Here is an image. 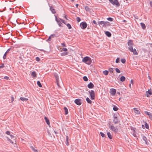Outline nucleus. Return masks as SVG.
Here are the masks:
<instances>
[{
  "instance_id": "obj_1",
  "label": "nucleus",
  "mask_w": 152,
  "mask_h": 152,
  "mask_svg": "<svg viewBox=\"0 0 152 152\" xmlns=\"http://www.w3.org/2000/svg\"><path fill=\"white\" fill-rule=\"evenodd\" d=\"M82 61L88 65H90L92 63V60L91 58L88 56L84 57L82 60Z\"/></svg>"
},
{
  "instance_id": "obj_2",
  "label": "nucleus",
  "mask_w": 152,
  "mask_h": 152,
  "mask_svg": "<svg viewBox=\"0 0 152 152\" xmlns=\"http://www.w3.org/2000/svg\"><path fill=\"white\" fill-rule=\"evenodd\" d=\"M98 24L99 25H101L104 27H105L107 26L110 25V23L108 22L101 21L98 22Z\"/></svg>"
},
{
  "instance_id": "obj_3",
  "label": "nucleus",
  "mask_w": 152,
  "mask_h": 152,
  "mask_svg": "<svg viewBox=\"0 0 152 152\" xmlns=\"http://www.w3.org/2000/svg\"><path fill=\"white\" fill-rule=\"evenodd\" d=\"M129 51L132 52L134 55H138V53L135 49L133 48L132 46H130L129 47Z\"/></svg>"
},
{
  "instance_id": "obj_4",
  "label": "nucleus",
  "mask_w": 152,
  "mask_h": 152,
  "mask_svg": "<svg viewBox=\"0 0 152 152\" xmlns=\"http://www.w3.org/2000/svg\"><path fill=\"white\" fill-rule=\"evenodd\" d=\"M111 4L114 5H115L116 7H119L120 4L118 0H109Z\"/></svg>"
},
{
  "instance_id": "obj_5",
  "label": "nucleus",
  "mask_w": 152,
  "mask_h": 152,
  "mask_svg": "<svg viewBox=\"0 0 152 152\" xmlns=\"http://www.w3.org/2000/svg\"><path fill=\"white\" fill-rule=\"evenodd\" d=\"M88 93L90 94L91 99L92 100L94 99L95 97V93L94 91L93 90H91L88 91Z\"/></svg>"
},
{
  "instance_id": "obj_6",
  "label": "nucleus",
  "mask_w": 152,
  "mask_h": 152,
  "mask_svg": "<svg viewBox=\"0 0 152 152\" xmlns=\"http://www.w3.org/2000/svg\"><path fill=\"white\" fill-rule=\"evenodd\" d=\"M10 136L11 139H13V140H11L8 137H7V140L12 144H13L14 142L16 143V141L15 140V138L14 137V136L12 135H10Z\"/></svg>"
},
{
  "instance_id": "obj_7",
  "label": "nucleus",
  "mask_w": 152,
  "mask_h": 152,
  "mask_svg": "<svg viewBox=\"0 0 152 152\" xmlns=\"http://www.w3.org/2000/svg\"><path fill=\"white\" fill-rule=\"evenodd\" d=\"M110 128L111 130L115 132H117L118 130V126L115 127L113 125L111 126Z\"/></svg>"
},
{
  "instance_id": "obj_8",
  "label": "nucleus",
  "mask_w": 152,
  "mask_h": 152,
  "mask_svg": "<svg viewBox=\"0 0 152 152\" xmlns=\"http://www.w3.org/2000/svg\"><path fill=\"white\" fill-rule=\"evenodd\" d=\"M56 79V81L57 84L58 86L59 87H60V85L59 84V77L57 75H54Z\"/></svg>"
},
{
  "instance_id": "obj_9",
  "label": "nucleus",
  "mask_w": 152,
  "mask_h": 152,
  "mask_svg": "<svg viewBox=\"0 0 152 152\" xmlns=\"http://www.w3.org/2000/svg\"><path fill=\"white\" fill-rule=\"evenodd\" d=\"M75 102L77 105H80L81 104V100L80 99H76L74 101Z\"/></svg>"
},
{
  "instance_id": "obj_10",
  "label": "nucleus",
  "mask_w": 152,
  "mask_h": 152,
  "mask_svg": "<svg viewBox=\"0 0 152 152\" xmlns=\"http://www.w3.org/2000/svg\"><path fill=\"white\" fill-rule=\"evenodd\" d=\"M80 26L81 28L82 27L83 28H85L87 27V24L85 22H82L80 23Z\"/></svg>"
},
{
  "instance_id": "obj_11",
  "label": "nucleus",
  "mask_w": 152,
  "mask_h": 152,
  "mask_svg": "<svg viewBox=\"0 0 152 152\" xmlns=\"http://www.w3.org/2000/svg\"><path fill=\"white\" fill-rule=\"evenodd\" d=\"M133 110L135 114L138 115L140 113V109L136 108H134L133 109Z\"/></svg>"
},
{
  "instance_id": "obj_12",
  "label": "nucleus",
  "mask_w": 152,
  "mask_h": 152,
  "mask_svg": "<svg viewBox=\"0 0 152 152\" xmlns=\"http://www.w3.org/2000/svg\"><path fill=\"white\" fill-rule=\"evenodd\" d=\"M56 18V20L58 24L60 26H61V24L62 23H61V19H58L57 18V17L56 16H55Z\"/></svg>"
},
{
  "instance_id": "obj_13",
  "label": "nucleus",
  "mask_w": 152,
  "mask_h": 152,
  "mask_svg": "<svg viewBox=\"0 0 152 152\" xmlns=\"http://www.w3.org/2000/svg\"><path fill=\"white\" fill-rule=\"evenodd\" d=\"M116 92V90L114 88H112L110 89V93L113 95H114Z\"/></svg>"
},
{
  "instance_id": "obj_14",
  "label": "nucleus",
  "mask_w": 152,
  "mask_h": 152,
  "mask_svg": "<svg viewBox=\"0 0 152 152\" xmlns=\"http://www.w3.org/2000/svg\"><path fill=\"white\" fill-rule=\"evenodd\" d=\"M146 94L147 97H149L150 95H151L152 94L151 89H149L148 91L146 92Z\"/></svg>"
},
{
  "instance_id": "obj_15",
  "label": "nucleus",
  "mask_w": 152,
  "mask_h": 152,
  "mask_svg": "<svg viewBox=\"0 0 152 152\" xmlns=\"http://www.w3.org/2000/svg\"><path fill=\"white\" fill-rule=\"evenodd\" d=\"M142 127L143 129H145V128L146 129H149V126L146 122H145V125H142Z\"/></svg>"
},
{
  "instance_id": "obj_16",
  "label": "nucleus",
  "mask_w": 152,
  "mask_h": 152,
  "mask_svg": "<svg viewBox=\"0 0 152 152\" xmlns=\"http://www.w3.org/2000/svg\"><path fill=\"white\" fill-rule=\"evenodd\" d=\"M87 86L88 88H94V86L92 83L90 82L88 84Z\"/></svg>"
},
{
  "instance_id": "obj_17",
  "label": "nucleus",
  "mask_w": 152,
  "mask_h": 152,
  "mask_svg": "<svg viewBox=\"0 0 152 152\" xmlns=\"http://www.w3.org/2000/svg\"><path fill=\"white\" fill-rule=\"evenodd\" d=\"M113 122V123L115 124H117L119 122V121L117 119V118L115 117H114Z\"/></svg>"
},
{
  "instance_id": "obj_18",
  "label": "nucleus",
  "mask_w": 152,
  "mask_h": 152,
  "mask_svg": "<svg viewBox=\"0 0 152 152\" xmlns=\"http://www.w3.org/2000/svg\"><path fill=\"white\" fill-rule=\"evenodd\" d=\"M134 44L133 43V42L132 40H129L128 41V45L129 46H132V45H133Z\"/></svg>"
},
{
  "instance_id": "obj_19",
  "label": "nucleus",
  "mask_w": 152,
  "mask_h": 152,
  "mask_svg": "<svg viewBox=\"0 0 152 152\" xmlns=\"http://www.w3.org/2000/svg\"><path fill=\"white\" fill-rule=\"evenodd\" d=\"M105 34L108 37H110L111 36V33L109 31H106L105 32Z\"/></svg>"
},
{
  "instance_id": "obj_20",
  "label": "nucleus",
  "mask_w": 152,
  "mask_h": 152,
  "mask_svg": "<svg viewBox=\"0 0 152 152\" xmlns=\"http://www.w3.org/2000/svg\"><path fill=\"white\" fill-rule=\"evenodd\" d=\"M31 75L34 78L36 77L37 76V74L36 72L33 71L32 72Z\"/></svg>"
},
{
  "instance_id": "obj_21",
  "label": "nucleus",
  "mask_w": 152,
  "mask_h": 152,
  "mask_svg": "<svg viewBox=\"0 0 152 152\" xmlns=\"http://www.w3.org/2000/svg\"><path fill=\"white\" fill-rule=\"evenodd\" d=\"M44 118H45V121H46V123H47V124L48 125H49L50 124V123L49 120V119L47 118L46 117H45Z\"/></svg>"
},
{
  "instance_id": "obj_22",
  "label": "nucleus",
  "mask_w": 152,
  "mask_h": 152,
  "mask_svg": "<svg viewBox=\"0 0 152 152\" xmlns=\"http://www.w3.org/2000/svg\"><path fill=\"white\" fill-rule=\"evenodd\" d=\"M20 99L23 101H27L28 100V99L27 98H25L24 97H21Z\"/></svg>"
},
{
  "instance_id": "obj_23",
  "label": "nucleus",
  "mask_w": 152,
  "mask_h": 152,
  "mask_svg": "<svg viewBox=\"0 0 152 152\" xmlns=\"http://www.w3.org/2000/svg\"><path fill=\"white\" fill-rule=\"evenodd\" d=\"M69 137L68 136H66V144L67 146H68L69 145V142L68 141Z\"/></svg>"
},
{
  "instance_id": "obj_24",
  "label": "nucleus",
  "mask_w": 152,
  "mask_h": 152,
  "mask_svg": "<svg viewBox=\"0 0 152 152\" xmlns=\"http://www.w3.org/2000/svg\"><path fill=\"white\" fill-rule=\"evenodd\" d=\"M134 84V80H133L132 79L130 80V83L129 85V88L131 89V84L132 85H133Z\"/></svg>"
},
{
  "instance_id": "obj_25",
  "label": "nucleus",
  "mask_w": 152,
  "mask_h": 152,
  "mask_svg": "<svg viewBox=\"0 0 152 152\" xmlns=\"http://www.w3.org/2000/svg\"><path fill=\"white\" fill-rule=\"evenodd\" d=\"M107 135L108 137L110 139H112V137L111 134L110 132H107Z\"/></svg>"
},
{
  "instance_id": "obj_26",
  "label": "nucleus",
  "mask_w": 152,
  "mask_h": 152,
  "mask_svg": "<svg viewBox=\"0 0 152 152\" xmlns=\"http://www.w3.org/2000/svg\"><path fill=\"white\" fill-rule=\"evenodd\" d=\"M50 10L53 13H56L55 9L53 8V7H50Z\"/></svg>"
},
{
  "instance_id": "obj_27",
  "label": "nucleus",
  "mask_w": 152,
  "mask_h": 152,
  "mask_svg": "<svg viewBox=\"0 0 152 152\" xmlns=\"http://www.w3.org/2000/svg\"><path fill=\"white\" fill-rule=\"evenodd\" d=\"M126 79L125 77L124 76H121L120 78V80L121 82H124Z\"/></svg>"
},
{
  "instance_id": "obj_28",
  "label": "nucleus",
  "mask_w": 152,
  "mask_h": 152,
  "mask_svg": "<svg viewBox=\"0 0 152 152\" xmlns=\"http://www.w3.org/2000/svg\"><path fill=\"white\" fill-rule=\"evenodd\" d=\"M64 109L65 111V114L66 115H67L68 113V110L67 108L66 107L64 108Z\"/></svg>"
},
{
  "instance_id": "obj_29",
  "label": "nucleus",
  "mask_w": 152,
  "mask_h": 152,
  "mask_svg": "<svg viewBox=\"0 0 152 152\" xmlns=\"http://www.w3.org/2000/svg\"><path fill=\"white\" fill-rule=\"evenodd\" d=\"M145 114L149 116L150 118L152 119V116L151 115V113L148 112H145Z\"/></svg>"
},
{
  "instance_id": "obj_30",
  "label": "nucleus",
  "mask_w": 152,
  "mask_h": 152,
  "mask_svg": "<svg viewBox=\"0 0 152 152\" xmlns=\"http://www.w3.org/2000/svg\"><path fill=\"white\" fill-rule=\"evenodd\" d=\"M86 100L87 101V102L89 104H91L92 102V101H91V100L90 99L88 98L87 97L86 98Z\"/></svg>"
},
{
  "instance_id": "obj_31",
  "label": "nucleus",
  "mask_w": 152,
  "mask_h": 152,
  "mask_svg": "<svg viewBox=\"0 0 152 152\" xmlns=\"http://www.w3.org/2000/svg\"><path fill=\"white\" fill-rule=\"evenodd\" d=\"M31 148L34 152H38V151L35 149L34 147L31 146Z\"/></svg>"
},
{
  "instance_id": "obj_32",
  "label": "nucleus",
  "mask_w": 152,
  "mask_h": 152,
  "mask_svg": "<svg viewBox=\"0 0 152 152\" xmlns=\"http://www.w3.org/2000/svg\"><path fill=\"white\" fill-rule=\"evenodd\" d=\"M108 71L107 70L104 71L103 72V73L105 75H107L108 74Z\"/></svg>"
},
{
  "instance_id": "obj_33",
  "label": "nucleus",
  "mask_w": 152,
  "mask_h": 152,
  "mask_svg": "<svg viewBox=\"0 0 152 152\" xmlns=\"http://www.w3.org/2000/svg\"><path fill=\"white\" fill-rule=\"evenodd\" d=\"M113 110L115 111H117L118 110V108L115 105L113 106Z\"/></svg>"
},
{
  "instance_id": "obj_34",
  "label": "nucleus",
  "mask_w": 152,
  "mask_h": 152,
  "mask_svg": "<svg viewBox=\"0 0 152 152\" xmlns=\"http://www.w3.org/2000/svg\"><path fill=\"white\" fill-rule=\"evenodd\" d=\"M68 53L67 52H64L61 53V55L62 56H65L67 55Z\"/></svg>"
},
{
  "instance_id": "obj_35",
  "label": "nucleus",
  "mask_w": 152,
  "mask_h": 152,
  "mask_svg": "<svg viewBox=\"0 0 152 152\" xmlns=\"http://www.w3.org/2000/svg\"><path fill=\"white\" fill-rule=\"evenodd\" d=\"M37 84L39 86V87H42V85L39 81H37Z\"/></svg>"
},
{
  "instance_id": "obj_36",
  "label": "nucleus",
  "mask_w": 152,
  "mask_h": 152,
  "mask_svg": "<svg viewBox=\"0 0 152 152\" xmlns=\"http://www.w3.org/2000/svg\"><path fill=\"white\" fill-rule=\"evenodd\" d=\"M140 24H141L142 27L143 28H144L145 27V25L144 23H140Z\"/></svg>"
},
{
  "instance_id": "obj_37",
  "label": "nucleus",
  "mask_w": 152,
  "mask_h": 152,
  "mask_svg": "<svg viewBox=\"0 0 152 152\" xmlns=\"http://www.w3.org/2000/svg\"><path fill=\"white\" fill-rule=\"evenodd\" d=\"M68 50L67 48H62L61 51H63L64 52H67V51Z\"/></svg>"
},
{
  "instance_id": "obj_38",
  "label": "nucleus",
  "mask_w": 152,
  "mask_h": 152,
  "mask_svg": "<svg viewBox=\"0 0 152 152\" xmlns=\"http://www.w3.org/2000/svg\"><path fill=\"white\" fill-rule=\"evenodd\" d=\"M83 79L85 81H87L88 80V78L86 76H84L83 77Z\"/></svg>"
},
{
  "instance_id": "obj_39",
  "label": "nucleus",
  "mask_w": 152,
  "mask_h": 152,
  "mask_svg": "<svg viewBox=\"0 0 152 152\" xmlns=\"http://www.w3.org/2000/svg\"><path fill=\"white\" fill-rule=\"evenodd\" d=\"M107 20L110 21H113V19L111 18H107Z\"/></svg>"
},
{
  "instance_id": "obj_40",
  "label": "nucleus",
  "mask_w": 152,
  "mask_h": 152,
  "mask_svg": "<svg viewBox=\"0 0 152 152\" xmlns=\"http://www.w3.org/2000/svg\"><path fill=\"white\" fill-rule=\"evenodd\" d=\"M100 134L102 137H105V134H104L103 133H102V132H100Z\"/></svg>"
},
{
  "instance_id": "obj_41",
  "label": "nucleus",
  "mask_w": 152,
  "mask_h": 152,
  "mask_svg": "<svg viewBox=\"0 0 152 152\" xmlns=\"http://www.w3.org/2000/svg\"><path fill=\"white\" fill-rule=\"evenodd\" d=\"M85 9L86 11H89V10H90L88 6H86L85 7Z\"/></svg>"
},
{
  "instance_id": "obj_42",
  "label": "nucleus",
  "mask_w": 152,
  "mask_h": 152,
  "mask_svg": "<svg viewBox=\"0 0 152 152\" xmlns=\"http://www.w3.org/2000/svg\"><path fill=\"white\" fill-rule=\"evenodd\" d=\"M115 70L116 72L117 73H119L120 72V70L117 68H116L115 69Z\"/></svg>"
},
{
  "instance_id": "obj_43",
  "label": "nucleus",
  "mask_w": 152,
  "mask_h": 152,
  "mask_svg": "<svg viewBox=\"0 0 152 152\" xmlns=\"http://www.w3.org/2000/svg\"><path fill=\"white\" fill-rule=\"evenodd\" d=\"M109 71L111 73L113 72V69L112 68H110L109 69Z\"/></svg>"
},
{
  "instance_id": "obj_44",
  "label": "nucleus",
  "mask_w": 152,
  "mask_h": 152,
  "mask_svg": "<svg viewBox=\"0 0 152 152\" xmlns=\"http://www.w3.org/2000/svg\"><path fill=\"white\" fill-rule=\"evenodd\" d=\"M66 26H67V27L68 28H71V26L69 24V23L67 24H66Z\"/></svg>"
},
{
  "instance_id": "obj_45",
  "label": "nucleus",
  "mask_w": 152,
  "mask_h": 152,
  "mask_svg": "<svg viewBox=\"0 0 152 152\" xmlns=\"http://www.w3.org/2000/svg\"><path fill=\"white\" fill-rule=\"evenodd\" d=\"M121 61L123 63H124L126 62V60L125 59H122Z\"/></svg>"
},
{
  "instance_id": "obj_46",
  "label": "nucleus",
  "mask_w": 152,
  "mask_h": 152,
  "mask_svg": "<svg viewBox=\"0 0 152 152\" xmlns=\"http://www.w3.org/2000/svg\"><path fill=\"white\" fill-rule=\"evenodd\" d=\"M61 45L63 47H66V45L64 42H63L61 43Z\"/></svg>"
},
{
  "instance_id": "obj_47",
  "label": "nucleus",
  "mask_w": 152,
  "mask_h": 152,
  "mask_svg": "<svg viewBox=\"0 0 152 152\" xmlns=\"http://www.w3.org/2000/svg\"><path fill=\"white\" fill-rule=\"evenodd\" d=\"M7 53H5L3 56V59H5L6 58V57H7Z\"/></svg>"
},
{
  "instance_id": "obj_48",
  "label": "nucleus",
  "mask_w": 152,
  "mask_h": 152,
  "mask_svg": "<svg viewBox=\"0 0 152 152\" xmlns=\"http://www.w3.org/2000/svg\"><path fill=\"white\" fill-rule=\"evenodd\" d=\"M76 20L77 22H79L80 20V18L77 17L76 18Z\"/></svg>"
},
{
  "instance_id": "obj_49",
  "label": "nucleus",
  "mask_w": 152,
  "mask_h": 152,
  "mask_svg": "<svg viewBox=\"0 0 152 152\" xmlns=\"http://www.w3.org/2000/svg\"><path fill=\"white\" fill-rule=\"evenodd\" d=\"M11 102H13V101H14V97L13 96H11Z\"/></svg>"
},
{
  "instance_id": "obj_50",
  "label": "nucleus",
  "mask_w": 152,
  "mask_h": 152,
  "mask_svg": "<svg viewBox=\"0 0 152 152\" xmlns=\"http://www.w3.org/2000/svg\"><path fill=\"white\" fill-rule=\"evenodd\" d=\"M119 58H117L116 61H115V62L116 63H118L119 62Z\"/></svg>"
},
{
  "instance_id": "obj_51",
  "label": "nucleus",
  "mask_w": 152,
  "mask_h": 152,
  "mask_svg": "<svg viewBox=\"0 0 152 152\" xmlns=\"http://www.w3.org/2000/svg\"><path fill=\"white\" fill-rule=\"evenodd\" d=\"M4 64H1V65L0 66V69L3 68L4 67Z\"/></svg>"
},
{
  "instance_id": "obj_52",
  "label": "nucleus",
  "mask_w": 152,
  "mask_h": 152,
  "mask_svg": "<svg viewBox=\"0 0 152 152\" xmlns=\"http://www.w3.org/2000/svg\"><path fill=\"white\" fill-rule=\"evenodd\" d=\"M4 78L7 80H8L9 79V77L7 76H5L4 77Z\"/></svg>"
},
{
  "instance_id": "obj_53",
  "label": "nucleus",
  "mask_w": 152,
  "mask_h": 152,
  "mask_svg": "<svg viewBox=\"0 0 152 152\" xmlns=\"http://www.w3.org/2000/svg\"><path fill=\"white\" fill-rule=\"evenodd\" d=\"M36 60L38 61H39L40 60V58L39 57H37L36 58Z\"/></svg>"
},
{
  "instance_id": "obj_54",
  "label": "nucleus",
  "mask_w": 152,
  "mask_h": 152,
  "mask_svg": "<svg viewBox=\"0 0 152 152\" xmlns=\"http://www.w3.org/2000/svg\"><path fill=\"white\" fill-rule=\"evenodd\" d=\"M6 133L8 135H10V132L9 131H7Z\"/></svg>"
},
{
  "instance_id": "obj_55",
  "label": "nucleus",
  "mask_w": 152,
  "mask_h": 152,
  "mask_svg": "<svg viewBox=\"0 0 152 152\" xmlns=\"http://www.w3.org/2000/svg\"><path fill=\"white\" fill-rule=\"evenodd\" d=\"M133 135L134 137H137V135H136V133H135V132L133 133Z\"/></svg>"
},
{
  "instance_id": "obj_56",
  "label": "nucleus",
  "mask_w": 152,
  "mask_h": 152,
  "mask_svg": "<svg viewBox=\"0 0 152 152\" xmlns=\"http://www.w3.org/2000/svg\"><path fill=\"white\" fill-rule=\"evenodd\" d=\"M131 129L134 131V132H135L136 130V129L135 128H132Z\"/></svg>"
},
{
  "instance_id": "obj_57",
  "label": "nucleus",
  "mask_w": 152,
  "mask_h": 152,
  "mask_svg": "<svg viewBox=\"0 0 152 152\" xmlns=\"http://www.w3.org/2000/svg\"><path fill=\"white\" fill-rule=\"evenodd\" d=\"M150 6L152 7V2L150 1L149 3Z\"/></svg>"
},
{
  "instance_id": "obj_58",
  "label": "nucleus",
  "mask_w": 152,
  "mask_h": 152,
  "mask_svg": "<svg viewBox=\"0 0 152 152\" xmlns=\"http://www.w3.org/2000/svg\"><path fill=\"white\" fill-rule=\"evenodd\" d=\"M61 22H62V23H63L65 24V21H64V20H62L61 19Z\"/></svg>"
},
{
  "instance_id": "obj_59",
  "label": "nucleus",
  "mask_w": 152,
  "mask_h": 152,
  "mask_svg": "<svg viewBox=\"0 0 152 152\" xmlns=\"http://www.w3.org/2000/svg\"><path fill=\"white\" fill-rule=\"evenodd\" d=\"M51 39V37H49L47 40L50 41Z\"/></svg>"
},
{
  "instance_id": "obj_60",
  "label": "nucleus",
  "mask_w": 152,
  "mask_h": 152,
  "mask_svg": "<svg viewBox=\"0 0 152 152\" xmlns=\"http://www.w3.org/2000/svg\"><path fill=\"white\" fill-rule=\"evenodd\" d=\"M54 37V35H51L50 37H51V38H53Z\"/></svg>"
},
{
  "instance_id": "obj_61",
  "label": "nucleus",
  "mask_w": 152,
  "mask_h": 152,
  "mask_svg": "<svg viewBox=\"0 0 152 152\" xmlns=\"http://www.w3.org/2000/svg\"><path fill=\"white\" fill-rule=\"evenodd\" d=\"M93 23L95 24H96V21L95 20H94L93 21Z\"/></svg>"
},
{
  "instance_id": "obj_62",
  "label": "nucleus",
  "mask_w": 152,
  "mask_h": 152,
  "mask_svg": "<svg viewBox=\"0 0 152 152\" xmlns=\"http://www.w3.org/2000/svg\"><path fill=\"white\" fill-rule=\"evenodd\" d=\"M9 50H10L8 49L5 53H7H7L9 52Z\"/></svg>"
},
{
  "instance_id": "obj_63",
  "label": "nucleus",
  "mask_w": 152,
  "mask_h": 152,
  "mask_svg": "<svg viewBox=\"0 0 152 152\" xmlns=\"http://www.w3.org/2000/svg\"><path fill=\"white\" fill-rule=\"evenodd\" d=\"M48 134L49 135H50V136H51V134L50 133V132H48Z\"/></svg>"
},
{
  "instance_id": "obj_64",
  "label": "nucleus",
  "mask_w": 152,
  "mask_h": 152,
  "mask_svg": "<svg viewBox=\"0 0 152 152\" xmlns=\"http://www.w3.org/2000/svg\"><path fill=\"white\" fill-rule=\"evenodd\" d=\"M75 6H76V7H77V8L78 6V4H76V5H75Z\"/></svg>"
}]
</instances>
